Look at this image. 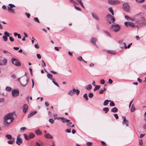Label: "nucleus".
<instances>
[{
	"label": "nucleus",
	"instance_id": "nucleus-45",
	"mask_svg": "<svg viewBox=\"0 0 146 146\" xmlns=\"http://www.w3.org/2000/svg\"><path fill=\"white\" fill-rule=\"evenodd\" d=\"M93 96V93H90L89 94V97L90 98H92Z\"/></svg>",
	"mask_w": 146,
	"mask_h": 146
},
{
	"label": "nucleus",
	"instance_id": "nucleus-44",
	"mask_svg": "<svg viewBox=\"0 0 146 146\" xmlns=\"http://www.w3.org/2000/svg\"><path fill=\"white\" fill-rule=\"evenodd\" d=\"M4 34L7 36H8L9 37V33H8L7 32H6V31H5L4 32Z\"/></svg>",
	"mask_w": 146,
	"mask_h": 146
},
{
	"label": "nucleus",
	"instance_id": "nucleus-34",
	"mask_svg": "<svg viewBox=\"0 0 146 146\" xmlns=\"http://www.w3.org/2000/svg\"><path fill=\"white\" fill-rule=\"evenodd\" d=\"M74 92H76L77 95H78L80 93V91L78 90L74 89Z\"/></svg>",
	"mask_w": 146,
	"mask_h": 146
},
{
	"label": "nucleus",
	"instance_id": "nucleus-61",
	"mask_svg": "<svg viewBox=\"0 0 146 146\" xmlns=\"http://www.w3.org/2000/svg\"><path fill=\"white\" fill-rule=\"evenodd\" d=\"M26 129V128L25 127H22L20 128V130L21 131L24 130L25 129Z\"/></svg>",
	"mask_w": 146,
	"mask_h": 146
},
{
	"label": "nucleus",
	"instance_id": "nucleus-40",
	"mask_svg": "<svg viewBox=\"0 0 146 146\" xmlns=\"http://www.w3.org/2000/svg\"><path fill=\"white\" fill-rule=\"evenodd\" d=\"M77 59L80 61H83V59H82V57L80 56H79L77 58Z\"/></svg>",
	"mask_w": 146,
	"mask_h": 146
},
{
	"label": "nucleus",
	"instance_id": "nucleus-31",
	"mask_svg": "<svg viewBox=\"0 0 146 146\" xmlns=\"http://www.w3.org/2000/svg\"><path fill=\"white\" fill-rule=\"evenodd\" d=\"M35 133L37 135H39L40 134H42V132L39 130H36L35 131Z\"/></svg>",
	"mask_w": 146,
	"mask_h": 146
},
{
	"label": "nucleus",
	"instance_id": "nucleus-30",
	"mask_svg": "<svg viewBox=\"0 0 146 146\" xmlns=\"http://www.w3.org/2000/svg\"><path fill=\"white\" fill-rule=\"evenodd\" d=\"M11 141H8V143L9 144H12L15 142V139H13Z\"/></svg>",
	"mask_w": 146,
	"mask_h": 146
},
{
	"label": "nucleus",
	"instance_id": "nucleus-24",
	"mask_svg": "<svg viewBox=\"0 0 146 146\" xmlns=\"http://www.w3.org/2000/svg\"><path fill=\"white\" fill-rule=\"evenodd\" d=\"M107 52L111 54H116V52L114 51L109 50H108L107 51Z\"/></svg>",
	"mask_w": 146,
	"mask_h": 146
},
{
	"label": "nucleus",
	"instance_id": "nucleus-33",
	"mask_svg": "<svg viewBox=\"0 0 146 146\" xmlns=\"http://www.w3.org/2000/svg\"><path fill=\"white\" fill-rule=\"evenodd\" d=\"M95 87L94 88V90L95 91L99 89L100 88V86L98 85L95 86Z\"/></svg>",
	"mask_w": 146,
	"mask_h": 146
},
{
	"label": "nucleus",
	"instance_id": "nucleus-48",
	"mask_svg": "<svg viewBox=\"0 0 146 146\" xmlns=\"http://www.w3.org/2000/svg\"><path fill=\"white\" fill-rule=\"evenodd\" d=\"M54 81L55 80H52V82L53 83L56 85V86H57L58 87H59V86L58 85V83L56 82H54Z\"/></svg>",
	"mask_w": 146,
	"mask_h": 146
},
{
	"label": "nucleus",
	"instance_id": "nucleus-21",
	"mask_svg": "<svg viewBox=\"0 0 146 146\" xmlns=\"http://www.w3.org/2000/svg\"><path fill=\"white\" fill-rule=\"evenodd\" d=\"M68 94L70 96H72L74 94V89L70 91L68 93Z\"/></svg>",
	"mask_w": 146,
	"mask_h": 146
},
{
	"label": "nucleus",
	"instance_id": "nucleus-62",
	"mask_svg": "<svg viewBox=\"0 0 146 146\" xmlns=\"http://www.w3.org/2000/svg\"><path fill=\"white\" fill-rule=\"evenodd\" d=\"M10 40L11 42H13L14 41V39L11 36L9 37Z\"/></svg>",
	"mask_w": 146,
	"mask_h": 146
},
{
	"label": "nucleus",
	"instance_id": "nucleus-26",
	"mask_svg": "<svg viewBox=\"0 0 146 146\" xmlns=\"http://www.w3.org/2000/svg\"><path fill=\"white\" fill-rule=\"evenodd\" d=\"M92 88V86L91 85L89 84L88 85L86 88V89L88 90H90Z\"/></svg>",
	"mask_w": 146,
	"mask_h": 146
},
{
	"label": "nucleus",
	"instance_id": "nucleus-18",
	"mask_svg": "<svg viewBox=\"0 0 146 146\" xmlns=\"http://www.w3.org/2000/svg\"><path fill=\"white\" fill-rule=\"evenodd\" d=\"M92 15L93 17L96 19L97 20H99V18L96 14L95 13H92Z\"/></svg>",
	"mask_w": 146,
	"mask_h": 146
},
{
	"label": "nucleus",
	"instance_id": "nucleus-47",
	"mask_svg": "<svg viewBox=\"0 0 146 146\" xmlns=\"http://www.w3.org/2000/svg\"><path fill=\"white\" fill-rule=\"evenodd\" d=\"M87 144L88 146H91L92 143V142H88L87 143Z\"/></svg>",
	"mask_w": 146,
	"mask_h": 146
},
{
	"label": "nucleus",
	"instance_id": "nucleus-11",
	"mask_svg": "<svg viewBox=\"0 0 146 146\" xmlns=\"http://www.w3.org/2000/svg\"><path fill=\"white\" fill-rule=\"evenodd\" d=\"M28 108V107L27 104H25L24 105L23 108V110L24 113H26L27 111Z\"/></svg>",
	"mask_w": 146,
	"mask_h": 146
},
{
	"label": "nucleus",
	"instance_id": "nucleus-64",
	"mask_svg": "<svg viewBox=\"0 0 146 146\" xmlns=\"http://www.w3.org/2000/svg\"><path fill=\"white\" fill-rule=\"evenodd\" d=\"M36 146H42L38 143L36 142Z\"/></svg>",
	"mask_w": 146,
	"mask_h": 146
},
{
	"label": "nucleus",
	"instance_id": "nucleus-6",
	"mask_svg": "<svg viewBox=\"0 0 146 146\" xmlns=\"http://www.w3.org/2000/svg\"><path fill=\"white\" fill-rule=\"evenodd\" d=\"M108 3L111 5L117 4L119 3V1L117 0H108Z\"/></svg>",
	"mask_w": 146,
	"mask_h": 146
},
{
	"label": "nucleus",
	"instance_id": "nucleus-2",
	"mask_svg": "<svg viewBox=\"0 0 146 146\" xmlns=\"http://www.w3.org/2000/svg\"><path fill=\"white\" fill-rule=\"evenodd\" d=\"M9 7H7V10L9 11L13 14H15V10L13 8L15 7V6L14 5L12 4H9Z\"/></svg>",
	"mask_w": 146,
	"mask_h": 146
},
{
	"label": "nucleus",
	"instance_id": "nucleus-1",
	"mask_svg": "<svg viewBox=\"0 0 146 146\" xmlns=\"http://www.w3.org/2000/svg\"><path fill=\"white\" fill-rule=\"evenodd\" d=\"M15 113H10L6 114L4 117V122L5 124H9L13 121L15 116Z\"/></svg>",
	"mask_w": 146,
	"mask_h": 146
},
{
	"label": "nucleus",
	"instance_id": "nucleus-43",
	"mask_svg": "<svg viewBox=\"0 0 146 146\" xmlns=\"http://www.w3.org/2000/svg\"><path fill=\"white\" fill-rule=\"evenodd\" d=\"M139 144L140 145H142L143 144V141L142 139L139 140Z\"/></svg>",
	"mask_w": 146,
	"mask_h": 146
},
{
	"label": "nucleus",
	"instance_id": "nucleus-9",
	"mask_svg": "<svg viewBox=\"0 0 146 146\" xmlns=\"http://www.w3.org/2000/svg\"><path fill=\"white\" fill-rule=\"evenodd\" d=\"M19 82L23 86H25L28 82V79L26 78H23L21 82Z\"/></svg>",
	"mask_w": 146,
	"mask_h": 146
},
{
	"label": "nucleus",
	"instance_id": "nucleus-4",
	"mask_svg": "<svg viewBox=\"0 0 146 146\" xmlns=\"http://www.w3.org/2000/svg\"><path fill=\"white\" fill-rule=\"evenodd\" d=\"M12 63L17 66H21V63L17 59L13 58L11 59Z\"/></svg>",
	"mask_w": 146,
	"mask_h": 146
},
{
	"label": "nucleus",
	"instance_id": "nucleus-60",
	"mask_svg": "<svg viewBox=\"0 0 146 146\" xmlns=\"http://www.w3.org/2000/svg\"><path fill=\"white\" fill-rule=\"evenodd\" d=\"M132 44V43H131L130 44H129L127 46H125V49H126L127 48H129L131 46V45Z\"/></svg>",
	"mask_w": 146,
	"mask_h": 146
},
{
	"label": "nucleus",
	"instance_id": "nucleus-32",
	"mask_svg": "<svg viewBox=\"0 0 146 146\" xmlns=\"http://www.w3.org/2000/svg\"><path fill=\"white\" fill-rule=\"evenodd\" d=\"M83 97L86 100H88V98L87 94H85L84 95Z\"/></svg>",
	"mask_w": 146,
	"mask_h": 146
},
{
	"label": "nucleus",
	"instance_id": "nucleus-55",
	"mask_svg": "<svg viewBox=\"0 0 146 146\" xmlns=\"http://www.w3.org/2000/svg\"><path fill=\"white\" fill-rule=\"evenodd\" d=\"M104 33H106L108 36H110V37H111V36L110 35V34L108 31H104Z\"/></svg>",
	"mask_w": 146,
	"mask_h": 146
},
{
	"label": "nucleus",
	"instance_id": "nucleus-59",
	"mask_svg": "<svg viewBox=\"0 0 146 146\" xmlns=\"http://www.w3.org/2000/svg\"><path fill=\"white\" fill-rule=\"evenodd\" d=\"M117 25H119L118 24H116L115 23H113L112 25V27H117Z\"/></svg>",
	"mask_w": 146,
	"mask_h": 146
},
{
	"label": "nucleus",
	"instance_id": "nucleus-57",
	"mask_svg": "<svg viewBox=\"0 0 146 146\" xmlns=\"http://www.w3.org/2000/svg\"><path fill=\"white\" fill-rule=\"evenodd\" d=\"M35 47L36 48H39V46L38 45V44H36L35 45Z\"/></svg>",
	"mask_w": 146,
	"mask_h": 146
},
{
	"label": "nucleus",
	"instance_id": "nucleus-63",
	"mask_svg": "<svg viewBox=\"0 0 146 146\" xmlns=\"http://www.w3.org/2000/svg\"><path fill=\"white\" fill-rule=\"evenodd\" d=\"M100 82L101 84H103L105 83V81L104 80H102L100 81Z\"/></svg>",
	"mask_w": 146,
	"mask_h": 146
},
{
	"label": "nucleus",
	"instance_id": "nucleus-41",
	"mask_svg": "<svg viewBox=\"0 0 146 146\" xmlns=\"http://www.w3.org/2000/svg\"><path fill=\"white\" fill-rule=\"evenodd\" d=\"M49 122L51 123V124H53L54 123V120L52 119H49Z\"/></svg>",
	"mask_w": 146,
	"mask_h": 146
},
{
	"label": "nucleus",
	"instance_id": "nucleus-20",
	"mask_svg": "<svg viewBox=\"0 0 146 146\" xmlns=\"http://www.w3.org/2000/svg\"><path fill=\"white\" fill-rule=\"evenodd\" d=\"M107 17L108 18H109V19H112V23H113V22H114L115 21V19L110 14H108L107 15Z\"/></svg>",
	"mask_w": 146,
	"mask_h": 146
},
{
	"label": "nucleus",
	"instance_id": "nucleus-52",
	"mask_svg": "<svg viewBox=\"0 0 146 146\" xmlns=\"http://www.w3.org/2000/svg\"><path fill=\"white\" fill-rule=\"evenodd\" d=\"M25 14L26 15L28 18H29L30 16V14L29 13H25Z\"/></svg>",
	"mask_w": 146,
	"mask_h": 146
},
{
	"label": "nucleus",
	"instance_id": "nucleus-5",
	"mask_svg": "<svg viewBox=\"0 0 146 146\" xmlns=\"http://www.w3.org/2000/svg\"><path fill=\"white\" fill-rule=\"evenodd\" d=\"M123 10L126 12H129L130 9L128 3H124L123 5Z\"/></svg>",
	"mask_w": 146,
	"mask_h": 146
},
{
	"label": "nucleus",
	"instance_id": "nucleus-17",
	"mask_svg": "<svg viewBox=\"0 0 146 146\" xmlns=\"http://www.w3.org/2000/svg\"><path fill=\"white\" fill-rule=\"evenodd\" d=\"M44 136L46 138L50 139H52L53 138V137L49 133H47L45 134Z\"/></svg>",
	"mask_w": 146,
	"mask_h": 146
},
{
	"label": "nucleus",
	"instance_id": "nucleus-36",
	"mask_svg": "<svg viewBox=\"0 0 146 146\" xmlns=\"http://www.w3.org/2000/svg\"><path fill=\"white\" fill-rule=\"evenodd\" d=\"M110 102V106H115V104L113 101H111Z\"/></svg>",
	"mask_w": 146,
	"mask_h": 146
},
{
	"label": "nucleus",
	"instance_id": "nucleus-12",
	"mask_svg": "<svg viewBox=\"0 0 146 146\" xmlns=\"http://www.w3.org/2000/svg\"><path fill=\"white\" fill-rule=\"evenodd\" d=\"M114 31L117 32L119 31L120 29V27L119 25H117V27H112Z\"/></svg>",
	"mask_w": 146,
	"mask_h": 146
},
{
	"label": "nucleus",
	"instance_id": "nucleus-39",
	"mask_svg": "<svg viewBox=\"0 0 146 146\" xmlns=\"http://www.w3.org/2000/svg\"><path fill=\"white\" fill-rule=\"evenodd\" d=\"M125 18L127 19H129L131 20L132 21H133V20L132 19L127 15H125Z\"/></svg>",
	"mask_w": 146,
	"mask_h": 146
},
{
	"label": "nucleus",
	"instance_id": "nucleus-14",
	"mask_svg": "<svg viewBox=\"0 0 146 146\" xmlns=\"http://www.w3.org/2000/svg\"><path fill=\"white\" fill-rule=\"evenodd\" d=\"M59 118L61 119L62 120V122L63 123H65L66 122H68L70 121V120L67 119H66L63 117H60Z\"/></svg>",
	"mask_w": 146,
	"mask_h": 146
},
{
	"label": "nucleus",
	"instance_id": "nucleus-54",
	"mask_svg": "<svg viewBox=\"0 0 146 146\" xmlns=\"http://www.w3.org/2000/svg\"><path fill=\"white\" fill-rule=\"evenodd\" d=\"M108 83L110 84H112L113 83L112 80L111 79H109L108 80Z\"/></svg>",
	"mask_w": 146,
	"mask_h": 146
},
{
	"label": "nucleus",
	"instance_id": "nucleus-38",
	"mask_svg": "<svg viewBox=\"0 0 146 146\" xmlns=\"http://www.w3.org/2000/svg\"><path fill=\"white\" fill-rule=\"evenodd\" d=\"M34 20L35 21L37 22L38 23H39L40 21L38 20V18L37 17H35L34 18Z\"/></svg>",
	"mask_w": 146,
	"mask_h": 146
},
{
	"label": "nucleus",
	"instance_id": "nucleus-23",
	"mask_svg": "<svg viewBox=\"0 0 146 146\" xmlns=\"http://www.w3.org/2000/svg\"><path fill=\"white\" fill-rule=\"evenodd\" d=\"M118 109L114 107L111 110V111L113 112L116 113L118 111Z\"/></svg>",
	"mask_w": 146,
	"mask_h": 146
},
{
	"label": "nucleus",
	"instance_id": "nucleus-25",
	"mask_svg": "<svg viewBox=\"0 0 146 146\" xmlns=\"http://www.w3.org/2000/svg\"><path fill=\"white\" fill-rule=\"evenodd\" d=\"M6 137L8 139H14V138L12 137L11 135H6Z\"/></svg>",
	"mask_w": 146,
	"mask_h": 146
},
{
	"label": "nucleus",
	"instance_id": "nucleus-46",
	"mask_svg": "<svg viewBox=\"0 0 146 146\" xmlns=\"http://www.w3.org/2000/svg\"><path fill=\"white\" fill-rule=\"evenodd\" d=\"M104 90H100L99 92V93L100 94H102L104 91L106 89L105 87L104 88Z\"/></svg>",
	"mask_w": 146,
	"mask_h": 146
},
{
	"label": "nucleus",
	"instance_id": "nucleus-28",
	"mask_svg": "<svg viewBox=\"0 0 146 146\" xmlns=\"http://www.w3.org/2000/svg\"><path fill=\"white\" fill-rule=\"evenodd\" d=\"M135 110V107L133 104L131 107V111L133 112Z\"/></svg>",
	"mask_w": 146,
	"mask_h": 146
},
{
	"label": "nucleus",
	"instance_id": "nucleus-29",
	"mask_svg": "<svg viewBox=\"0 0 146 146\" xmlns=\"http://www.w3.org/2000/svg\"><path fill=\"white\" fill-rule=\"evenodd\" d=\"M79 3V4L81 5L82 6V7L84 8H85L84 6L83 5V3L81 1V0H76Z\"/></svg>",
	"mask_w": 146,
	"mask_h": 146
},
{
	"label": "nucleus",
	"instance_id": "nucleus-53",
	"mask_svg": "<svg viewBox=\"0 0 146 146\" xmlns=\"http://www.w3.org/2000/svg\"><path fill=\"white\" fill-rule=\"evenodd\" d=\"M136 1L137 2L139 3H141L143 2L144 1V0H136Z\"/></svg>",
	"mask_w": 146,
	"mask_h": 146
},
{
	"label": "nucleus",
	"instance_id": "nucleus-15",
	"mask_svg": "<svg viewBox=\"0 0 146 146\" xmlns=\"http://www.w3.org/2000/svg\"><path fill=\"white\" fill-rule=\"evenodd\" d=\"M47 77L52 81L55 80V79L53 78V75L51 74L47 73Z\"/></svg>",
	"mask_w": 146,
	"mask_h": 146
},
{
	"label": "nucleus",
	"instance_id": "nucleus-50",
	"mask_svg": "<svg viewBox=\"0 0 146 146\" xmlns=\"http://www.w3.org/2000/svg\"><path fill=\"white\" fill-rule=\"evenodd\" d=\"M113 115L116 119H118L119 117H118L117 114H114Z\"/></svg>",
	"mask_w": 146,
	"mask_h": 146
},
{
	"label": "nucleus",
	"instance_id": "nucleus-27",
	"mask_svg": "<svg viewBox=\"0 0 146 146\" xmlns=\"http://www.w3.org/2000/svg\"><path fill=\"white\" fill-rule=\"evenodd\" d=\"M103 110L104 111H105V113H106L109 111V109L108 108L106 107L103 108Z\"/></svg>",
	"mask_w": 146,
	"mask_h": 146
},
{
	"label": "nucleus",
	"instance_id": "nucleus-35",
	"mask_svg": "<svg viewBox=\"0 0 146 146\" xmlns=\"http://www.w3.org/2000/svg\"><path fill=\"white\" fill-rule=\"evenodd\" d=\"M11 88L9 87H7L6 88V90L7 91L9 92L11 91Z\"/></svg>",
	"mask_w": 146,
	"mask_h": 146
},
{
	"label": "nucleus",
	"instance_id": "nucleus-16",
	"mask_svg": "<svg viewBox=\"0 0 146 146\" xmlns=\"http://www.w3.org/2000/svg\"><path fill=\"white\" fill-rule=\"evenodd\" d=\"M90 41L91 43H92L94 44H95L97 41V39L95 38L92 37L91 38Z\"/></svg>",
	"mask_w": 146,
	"mask_h": 146
},
{
	"label": "nucleus",
	"instance_id": "nucleus-56",
	"mask_svg": "<svg viewBox=\"0 0 146 146\" xmlns=\"http://www.w3.org/2000/svg\"><path fill=\"white\" fill-rule=\"evenodd\" d=\"M143 128L144 129L146 130V123L143 125Z\"/></svg>",
	"mask_w": 146,
	"mask_h": 146
},
{
	"label": "nucleus",
	"instance_id": "nucleus-37",
	"mask_svg": "<svg viewBox=\"0 0 146 146\" xmlns=\"http://www.w3.org/2000/svg\"><path fill=\"white\" fill-rule=\"evenodd\" d=\"M109 11L113 15H114L113 11L111 8H109Z\"/></svg>",
	"mask_w": 146,
	"mask_h": 146
},
{
	"label": "nucleus",
	"instance_id": "nucleus-8",
	"mask_svg": "<svg viewBox=\"0 0 146 146\" xmlns=\"http://www.w3.org/2000/svg\"><path fill=\"white\" fill-rule=\"evenodd\" d=\"M12 96L14 97L18 96L19 94V92L18 90H14L12 91Z\"/></svg>",
	"mask_w": 146,
	"mask_h": 146
},
{
	"label": "nucleus",
	"instance_id": "nucleus-7",
	"mask_svg": "<svg viewBox=\"0 0 146 146\" xmlns=\"http://www.w3.org/2000/svg\"><path fill=\"white\" fill-rule=\"evenodd\" d=\"M20 136L21 135L20 134H19L18 135L16 142V143L19 145H20L23 143V141L22 139L20 138Z\"/></svg>",
	"mask_w": 146,
	"mask_h": 146
},
{
	"label": "nucleus",
	"instance_id": "nucleus-49",
	"mask_svg": "<svg viewBox=\"0 0 146 146\" xmlns=\"http://www.w3.org/2000/svg\"><path fill=\"white\" fill-rule=\"evenodd\" d=\"M101 142L102 144V146H106V144L104 141H102Z\"/></svg>",
	"mask_w": 146,
	"mask_h": 146
},
{
	"label": "nucleus",
	"instance_id": "nucleus-42",
	"mask_svg": "<svg viewBox=\"0 0 146 146\" xmlns=\"http://www.w3.org/2000/svg\"><path fill=\"white\" fill-rule=\"evenodd\" d=\"M3 39L4 40V41H7V36H3Z\"/></svg>",
	"mask_w": 146,
	"mask_h": 146
},
{
	"label": "nucleus",
	"instance_id": "nucleus-22",
	"mask_svg": "<svg viewBox=\"0 0 146 146\" xmlns=\"http://www.w3.org/2000/svg\"><path fill=\"white\" fill-rule=\"evenodd\" d=\"M111 101L110 100H105L103 103V105L104 106H106L108 104V102Z\"/></svg>",
	"mask_w": 146,
	"mask_h": 146
},
{
	"label": "nucleus",
	"instance_id": "nucleus-3",
	"mask_svg": "<svg viewBox=\"0 0 146 146\" xmlns=\"http://www.w3.org/2000/svg\"><path fill=\"white\" fill-rule=\"evenodd\" d=\"M24 136L26 140H29L30 139L34 138L35 136V135L33 133H31L28 135V137L25 134H24Z\"/></svg>",
	"mask_w": 146,
	"mask_h": 146
},
{
	"label": "nucleus",
	"instance_id": "nucleus-10",
	"mask_svg": "<svg viewBox=\"0 0 146 146\" xmlns=\"http://www.w3.org/2000/svg\"><path fill=\"white\" fill-rule=\"evenodd\" d=\"M124 24L126 26H129L132 27H137V26L135 25L132 22H125Z\"/></svg>",
	"mask_w": 146,
	"mask_h": 146
},
{
	"label": "nucleus",
	"instance_id": "nucleus-19",
	"mask_svg": "<svg viewBox=\"0 0 146 146\" xmlns=\"http://www.w3.org/2000/svg\"><path fill=\"white\" fill-rule=\"evenodd\" d=\"M37 113L36 111H35L32 112L28 116V117L29 118H30L33 115H35V114Z\"/></svg>",
	"mask_w": 146,
	"mask_h": 146
},
{
	"label": "nucleus",
	"instance_id": "nucleus-13",
	"mask_svg": "<svg viewBox=\"0 0 146 146\" xmlns=\"http://www.w3.org/2000/svg\"><path fill=\"white\" fill-rule=\"evenodd\" d=\"M123 117V123L125 124L126 126H128V121L126 119V117Z\"/></svg>",
	"mask_w": 146,
	"mask_h": 146
},
{
	"label": "nucleus",
	"instance_id": "nucleus-58",
	"mask_svg": "<svg viewBox=\"0 0 146 146\" xmlns=\"http://www.w3.org/2000/svg\"><path fill=\"white\" fill-rule=\"evenodd\" d=\"M68 54L71 56V57L72 56H73V53L72 52H70V51H68Z\"/></svg>",
	"mask_w": 146,
	"mask_h": 146
},
{
	"label": "nucleus",
	"instance_id": "nucleus-51",
	"mask_svg": "<svg viewBox=\"0 0 146 146\" xmlns=\"http://www.w3.org/2000/svg\"><path fill=\"white\" fill-rule=\"evenodd\" d=\"M38 59H40L41 58V56L40 54H37L36 55Z\"/></svg>",
	"mask_w": 146,
	"mask_h": 146
}]
</instances>
